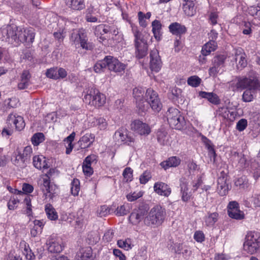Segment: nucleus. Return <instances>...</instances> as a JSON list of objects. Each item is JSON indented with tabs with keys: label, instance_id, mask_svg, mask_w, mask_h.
Wrapping results in <instances>:
<instances>
[{
	"label": "nucleus",
	"instance_id": "obj_52",
	"mask_svg": "<svg viewBox=\"0 0 260 260\" xmlns=\"http://www.w3.org/2000/svg\"><path fill=\"white\" fill-rule=\"evenodd\" d=\"M142 193L141 192H134L132 193H129L126 195V199L129 202H133L142 196Z\"/></svg>",
	"mask_w": 260,
	"mask_h": 260
},
{
	"label": "nucleus",
	"instance_id": "obj_34",
	"mask_svg": "<svg viewBox=\"0 0 260 260\" xmlns=\"http://www.w3.org/2000/svg\"><path fill=\"white\" fill-rule=\"evenodd\" d=\"M47 217L51 220H55L58 218L57 213L50 204L45 205V209Z\"/></svg>",
	"mask_w": 260,
	"mask_h": 260
},
{
	"label": "nucleus",
	"instance_id": "obj_20",
	"mask_svg": "<svg viewBox=\"0 0 260 260\" xmlns=\"http://www.w3.org/2000/svg\"><path fill=\"white\" fill-rule=\"evenodd\" d=\"M154 191L158 194L168 197L171 192V188L166 183L163 182H157L154 185Z\"/></svg>",
	"mask_w": 260,
	"mask_h": 260
},
{
	"label": "nucleus",
	"instance_id": "obj_58",
	"mask_svg": "<svg viewBox=\"0 0 260 260\" xmlns=\"http://www.w3.org/2000/svg\"><path fill=\"white\" fill-rule=\"evenodd\" d=\"M133 171L130 168H126L124 169L123 172V176L126 180V181H131L133 176Z\"/></svg>",
	"mask_w": 260,
	"mask_h": 260
},
{
	"label": "nucleus",
	"instance_id": "obj_53",
	"mask_svg": "<svg viewBox=\"0 0 260 260\" xmlns=\"http://www.w3.org/2000/svg\"><path fill=\"white\" fill-rule=\"evenodd\" d=\"M24 202L26 205V214L28 216H30L32 214V209L30 198L28 196H26L24 200Z\"/></svg>",
	"mask_w": 260,
	"mask_h": 260
},
{
	"label": "nucleus",
	"instance_id": "obj_64",
	"mask_svg": "<svg viewBox=\"0 0 260 260\" xmlns=\"http://www.w3.org/2000/svg\"><path fill=\"white\" fill-rule=\"evenodd\" d=\"M152 31H160L161 29V24L159 21L155 20L152 23Z\"/></svg>",
	"mask_w": 260,
	"mask_h": 260
},
{
	"label": "nucleus",
	"instance_id": "obj_60",
	"mask_svg": "<svg viewBox=\"0 0 260 260\" xmlns=\"http://www.w3.org/2000/svg\"><path fill=\"white\" fill-rule=\"evenodd\" d=\"M117 244L119 247L127 250L132 248L131 244L127 242V240H118L117 241Z\"/></svg>",
	"mask_w": 260,
	"mask_h": 260
},
{
	"label": "nucleus",
	"instance_id": "obj_9",
	"mask_svg": "<svg viewBox=\"0 0 260 260\" xmlns=\"http://www.w3.org/2000/svg\"><path fill=\"white\" fill-rule=\"evenodd\" d=\"M146 100L151 109L154 112H159L161 108L162 104L158 98L157 93L151 88H148L146 91Z\"/></svg>",
	"mask_w": 260,
	"mask_h": 260
},
{
	"label": "nucleus",
	"instance_id": "obj_5",
	"mask_svg": "<svg viewBox=\"0 0 260 260\" xmlns=\"http://www.w3.org/2000/svg\"><path fill=\"white\" fill-rule=\"evenodd\" d=\"M166 117L171 127L180 130L185 125V120L179 111L175 108H170L166 113Z\"/></svg>",
	"mask_w": 260,
	"mask_h": 260
},
{
	"label": "nucleus",
	"instance_id": "obj_21",
	"mask_svg": "<svg viewBox=\"0 0 260 260\" xmlns=\"http://www.w3.org/2000/svg\"><path fill=\"white\" fill-rule=\"evenodd\" d=\"M7 121L9 124L13 123L18 131H21L25 126V123L22 117L20 116H16L12 114L8 116Z\"/></svg>",
	"mask_w": 260,
	"mask_h": 260
},
{
	"label": "nucleus",
	"instance_id": "obj_39",
	"mask_svg": "<svg viewBox=\"0 0 260 260\" xmlns=\"http://www.w3.org/2000/svg\"><path fill=\"white\" fill-rule=\"evenodd\" d=\"M75 136V133L73 132L70 135H69L64 140V141L67 144V145L66 146V151L67 154H69L73 149V145L72 144V142L74 139Z\"/></svg>",
	"mask_w": 260,
	"mask_h": 260
},
{
	"label": "nucleus",
	"instance_id": "obj_16",
	"mask_svg": "<svg viewBox=\"0 0 260 260\" xmlns=\"http://www.w3.org/2000/svg\"><path fill=\"white\" fill-rule=\"evenodd\" d=\"M31 75L27 70H24L21 73L17 87L19 90L26 89L30 84Z\"/></svg>",
	"mask_w": 260,
	"mask_h": 260
},
{
	"label": "nucleus",
	"instance_id": "obj_56",
	"mask_svg": "<svg viewBox=\"0 0 260 260\" xmlns=\"http://www.w3.org/2000/svg\"><path fill=\"white\" fill-rule=\"evenodd\" d=\"M151 176L150 172L145 171L140 177V182L141 184L146 183L151 178Z\"/></svg>",
	"mask_w": 260,
	"mask_h": 260
},
{
	"label": "nucleus",
	"instance_id": "obj_42",
	"mask_svg": "<svg viewBox=\"0 0 260 260\" xmlns=\"http://www.w3.org/2000/svg\"><path fill=\"white\" fill-rule=\"evenodd\" d=\"M44 140V135L42 133H37L34 134L31 139V141L32 144L35 146H38L43 142Z\"/></svg>",
	"mask_w": 260,
	"mask_h": 260
},
{
	"label": "nucleus",
	"instance_id": "obj_3",
	"mask_svg": "<svg viewBox=\"0 0 260 260\" xmlns=\"http://www.w3.org/2000/svg\"><path fill=\"white\" fill-rule=\"evenodd\" d=\"M236 86L237 89L260 90V83L256 72L250 71L245 77L238 79Z\"/></svg>",
	"mask_w": 260,
	"mask_h": 260
},
{
	"label": "nucleus",
	"instance_id": "obj_13",
	"mask_svg": "<svg viewBox=\"0 0 260 260\" xmlns=\"http://www.w3.org/2000/svg\"><path fill=\"white\" fill-rule=\"evenodd\" d=\"M131 129L140 135L147 136L151 132V129L148 124L139 120H134L131 124Z\"/></svg>",
	"mask_w": 260,
	"mask_h": 260
},
{
	"label": "nucleus",
	"instance_id": "obj_4",
	"mask_svg": "<svg viewBox=\"0 0 260 260\" xmlns=\"http://www.w3.org/2000/svg\"><path fill=\"white\" fill-rule=\"evenodd\" d=\"M165 216V209L159 205L155 206L145 217L144 224L147 226H157L162 224Z\"/></svg>",
	"mask_w": 260,
	"mask_h": 260
},
{
	"label": "nucleus",
	"instance_id": "obj_37",
	"mask_svg": "<svg viewBox=\"0 0 260 260\" xmlns=\"http://www.w3.org/2000/svg\"><path fill=\"white\" fill-rule=\"evenodd\" d=\"M137 109L138 113L143 115L148 110L147 102H144V100L136 102Z\"/></svg>",
	"mask_w": 260,
	"mask_h": 260
},
{
	"label": "nucleus",
	"instance_id": "obj_18",
	"mask_svg": "<svg viewBox=\"0 0 260 260\" xmlns=\"http://www.w3.org/2000/svg\"><path fill=\"white\" fill-rule=\"evenodd\" d=\"M229 186L226 183V177L223 175H221L218 177L217 180V190L221 196H224L228 192Z\"/></svg>",
	"mask_w": 260,
	"mask_h": 260
},
{
	"label": "nucleus",
	"instance_id": "obj_30",
	"mask_svg": "<svg viewBox=\"0 0 260 260\" xmlns=\"http://www.w3.org/2000/svg\"><path fill=\"white\" fill-rule=\"evenodd\" d=\"M33 164L34 167L38 169H45L49 167L45 157L43 156H34L33 157Z\"/></svg>",
	"mask_w": 260,
	"mask_h": 260
},
{
	"label": "nucleus",
	"instance_id": "obj_54",
	"mask_svg": "<svg viewBox=\"0 0 260 260\" xmlns=\"http://www.w3.org/2000/svg\"><path fill=\"white\" fill-rule=\"evenodd\" d=\"M258 11L257 7L251 6L248 8V13L250 15L254 16L255 18L260 19V12Z\"/></svg>",
	"mask_w": 260,
	"mask_h": 260
},
{
	"label": "nucleus",
	"instance_id": "obj_48",
	"mask_svg": "<svg viewBox=\"0 0 260 260\" xmlns=\"http://www.w3.org/2000/svg\"><path fill=\"white\" fill-rule=\"evenodd\" d=\"M110 209L106 205L101 206L100 209L97 211V214L99 216L105 217L110 213Z\"/></svg>",
	"mask_w": 260,
	"mask_h": 260
},
{
	"label": "nucleus",
	"instance_id": "obj_59",
	"mask_svg": "<svg viewBox=\"0 0 260 260\" xmlns=\"http://www.w3.org/2000/svg\"><path fill=\"white\" fill-rule=\"evenodd\" d=\"M5 105L9 108H15L17 106V101L16 99H8L5 102Z\"/></svg>",
	"mask_w": 260,
	"mask_h": 260
},
{
	"label": "nucleus",
	"instance_id": "obj_19",
	"mask_svg": "<svg viewBox=\"0 0 260 260\" xmlns=\"http://www.w3.org/2000/svg\"><path fill=\"white\" fill-rule=\"evenodd\" d=\"M94 141V135L92 134H86L78 142V145L81 149H85L91 146Z\"/></svg>",
	"mask_w": 260,
	"mask_h": 260
},
{
	"label": "nucleus",
	"instance_id": "obj_57",
	"mask_svg": "<svg viewBox=\"0 0 260 260\" xmlns=\"http://www.w3.org/2000/svg\"><path fill=\"white\" fill-rule=\"evenodd\" d=\"M194 239L198 242H202L205 240V236L202 231H197L194 234Z\"/></svg>",
	"mask_w": 260,
	"mask_h": 260
},
{
	"label": "nucleus",
	"instance_id": "obj_22",
	"mask_svg": "<svg viewBox=\"0 0 260 260\" xmlns=\"http://www.w3.org/2000/svg\"><path fill=\"white\" fill-rule=\"evenodd\" d=\"M180 190L181 193L182 200L184 202L188 201L191 196L190 192L188 191V188L187 186V183L185 178H182L180 180Z\"/></svg>",
	"mask_w": 260,
	"mask_h": 260
},
{
	"label": "nucleus",
	"instance_id": "obj_44",
	"mask_svg": "<svg viewBox=\"0 0 260 260\" xmlns=\"http://www.w3.org/2000/svg\"><path fill=\"white\" fill-rule=\"evenodd\" d=\"M80 190V182L77 179H74L71 183V191L74 196H78Z\"/></svg>",
	"mask_w": 260,
	"mask_h": 260
},
{
	"label": "nucleus",
	"instance_id": "obj_38",
	"mask_svg": "<svg viewBox=\"0 0 260 260\" xmlns=\"http://www.w3.org/2000/svg\"><path fill=\"white\" fill-rule=\"evenodd\" d=\"M78 256L80 257L81 260H89L92 257V250L90 247L85 249H82L80 253L78 254Z\"/></svg>",
	"mask_w": 260,
	"mask_h": 260
},
{
	"label": "nucleus",
	"instance_id": "obj_2",
	"mask_svg": "<svg viewBox=\"0 0 260 260\" xmlns=\"http://www.w3.org/2000/svg\"><path fill=\"white\" fill-rule=\"evenodd\" d=\"M106 68L111 71L120 73L124 71L125 65L113 56H106L103 60L98 61L94 64L93 69L96 73H101L104 72Z\"/></svg>",
	"mask_w": 260,
	"mask_h": 260
},
{
	"label": "nucleus",
	"instance_id": "obj_51",
	"mask_svg": "<svg viewBox=\"0 0 260 260\" xmlns=\"http://www.w3.org/2000/svg\"><path fill=\"white\" fill-rule=\"evenodd\" d=\"M230 111L228 108L225 107H219L217 110V113L219 116H221L224 118H229V113Z\"/></svg>",
	"mask_w": 260,
	"mask_h": 260
},
{
	"label": "nucleus",
	"instance_id": "obj_24",
	"mask_svg": "<svg viewBox=\"0 0 260 260\" xmlns=\"http://www.w3.org/2000/svg\"><path fill=\"white\" fill-rule=\"evenodd\" d=\"M183 9L185 14L188 16H193L195 12L194 4L196 0H183Z\"/></svg>",
	"mask_w": 260,
	"mask_h": 260
},
{
	"label": "nucleus",
	"instance_id": "obj_25",
	"mask_svg": "<svg viewBox=\"0 0 260 260\" xmlns=\"http://www.w3.org/2000/svg\"><path fill=\"white\" fill-rule=\"evenodd\" d=\"M181 159L177 156H172L169 157L166 161H164L160 163V166L165 170H167L170 167H176L180 165Z\"/></svg>",
	"mask_w": 260,
	"mask_h": 260
},
{
	"label": "nucleus",
	"instance_id": "obj_8",
	"mask_svg": "<svg viewBox=\"0 0 260 260\" xmlns=\"http://www.w3.org/2000/svg\"><path fill=\"white\" fill-rule=\"evenodd\" d=\"M148 207L147 205H143L133 210L129 216V221L134 225L138 224L148 214Z\"/></svg>",
	"mask_w": 260,
	"mask_h": 260
},
{
	"label": "nucleus",
	"instance_id": "obj_46",
	"mask_svg": "<svg viewBox=\"0 0 260 260\" xmlns=\"http://www.w3.org/2000/svg\"><path fill=\"white\" fill-rule=\"evenodd\" d=\"M201 79L197 76H192L188 78L187 83L192 86L197 87L201 83Z\"/></svg>",
	"mask_w": 260,
	"mask_h": 260
},
{
	"label": "nucleus",
	"instance_id": "obj_47",
	"mask_svg": "<svg viewBox=\"0 0 260 260\" xmlns=\"http://www.w3.org/2000/svg\"><path fill=\"white\" fill-rule=\"evenodd\" d=\"M57 68L54 67L49 69L46 72V76L49 78L57 80Z\"/></svg>",
	"mask_w": 260,
	"mask_h": 260
},
{
	"label": "nucleus",
	"instance_id": "obj_55",
	"mask_svg": "<svg viewBox=\"0 0 260 260\" xmlns=\"http://www.w3.org/2000/svg\"><path fill=\"white\" fill-rule=\"evenodd\" d=\"M247 125V121L245 119H240L236 125V128L240 132L244 131Z\"/></svg>",
	"mask_w": 260,
	"mask_h": 260
},
{
	"label": "nucleus",
	"instance_id": "obj_26",
	"mask_svg": "<svg viewBox=\"0 0 260 260\" xmlns=\"http://www.w3.org/2000/svg\"><path fill=\"white\" fill-rule=\"evenodd\" d=\"M199 95L202 98L206 99L211 103L217 105L220 104V100L218 96L213 92L200 91Z\"/></svg>",
	"mask_w": 260,
	"mask_h": 260
},
{
	"label": "nucleus",
	"instance_id": "obj_31",
	"mask_svg": "<svg viewBox=\"0 0 260 260\" xmlns=\"http://www.w3.org/2000/svg\"><path fill=\"white\" fill-rule=\"evenodd\" d=\"M217 46V43L214 40H210L208 43L205 44L201 51L203 56L209 55L210 52L216 50Z\"/></svg>",
	"mask_w": 260,
	"mask_h": 260
},
{
	"label": "nucleus",
	"instance_id": "obj_50",
	"mask_svg": "<svg viewBox=\"0 0 260 260\" xmlns=\"http://www.w3.org/2000/svg\"><path fill=\"white\" fill-rule=\"evenodd\" d=\"M206 146L208 150V155L210 157V161L215 163L216 154L214 149L212 145L209 144H207Z\"/></svg>",
	"mask_w": 260,
	"mask_h": 260
},
{
	"label": "nucleus",
	"instance_id": "obj_27",
	"mask_svg": "<svg viewBox=\"0 0 260 260\" xmlns=\"http://www.w3.org/2000/svg\"><path fill=\"white\" fill-rule=\"evenodd\" d=\"M244 205L248 208L252 207H260V194H255L250 198H247L244 201Z\"/></svg>",
	"mask_w": 260,
	"mask_h": 260
},
{
	"label": "nucleus",
	"instance_id": "obj_62",
	"mask_svg": "<svg viewBox=\"0 0 260 260\" xmlns=\"http://www.w3.org/2000/svg\"><path fill=\"white\" fill-rule=\"evenodd\" d=\"M24 254L25 255L26 258L28 260H34L35 255L32 252L31 250L28 247H25L24 248Z\"/></svg>",
	"mask_w": 260,
	"mask_h": 260
},
{
	"label": "nucleus",
	"instance_id": "obj_29",
	"mask_svg": "<svg viewBox=\"0 0 260 260\" xmlns=\"http://www.w3.org/2000/svg\"><path fill=\"white\" fill-rule=\"evenodd\" d=\"M170 31L175 35H181L185 34L186 28L184 25H182L177 22L171 24L169 27Z\"/></svg>",
	"mask_w": 260,
	"mask_h": 260
},
{
	"label": "nucleus",
	"instance_id": "obj_40",
	"mask_svg": "<svg viewBox=\"0 0 260 260\" xmlns=\"http://www.w3.org/2000/svg\"><path fill=\"white\" fill-rule=\"evenodd\" d=\"M232 157L234 160H238V164L241 167H246V159L244 155L234 152Z\"/></svg>",
	"mask_w": 260,
	"mask_h": 260
},
{
	"label": "nucleus",
	"instance_id": "obj_63",
	"mask_svg": "<svg viewBox=\"0 0 260 260\" xmlns=\"http://www.w3.org/2000/svg\"><path fill=\"white\" fill-rule=\"evenodd\" d=\"M218 15L217 12H211L209 15V20L210 23L212 25H215L217 23V19Z\"/></svg>",
	"mask_w": 260,
	"mask_h": 260
},
{
	"label": "nucleus",
	"instance_id": "obj_49",
	"mask_svg": "<svg viewBox=\"0 0 260 260\" xmlns=\"http://www.w3.org/2000/svg\"><path fill=\"white\" fill-rule=\"evenodd\" d=\"M129 212L128 209H127L125 205H121L117 208L115 211V214L117 216H123Z\"/></svg>",
	"mask_w": 260,
	"mask_h": 260
},
{
	"label": "nucleus",
	"instance_id": "obj_36",
	"mask_svg": "<svg viewBox=\"0 0 260 260\" xmlns=\"http://www.w3.org/2000/svg\"><path fill=\"white\" fill-rule=\"evenodd\" d=\"M228 213L229 216L232 218L237 220H241L244 218V212L239 209L232 210L231 211H228Z\"/></svg>",
	"mask_w": 260,
	"mask_h": 260
},
{
	"label": "nucleus",
	"instance_id": "obj_12",
	"mask_svg": "<svg viewBox=\"0 0 260 260\" xmlns=\"http://www.w3.org/2000/svg\"><path fill=\"white\" fill-rule=\"evenodd\" d=\"M51 171L48 173L46 175L45 177L43 179V184L41 185V188L42 190L44 192V194L46 196V198H49L50 199H52L54 197V194L56 193V186L50 183V177L49 175H50Z\"/></svg>",
	"mask_w": 260,
	"mask_h": 260
},
{
	"label": "nucleus",
	"instance_id": "obj_14",
	"mask_svg": "<svg viewBox=\"0 0 260 260\" xmlns=\"http://www.w3.org/2000/svg\"><path fill=\"white\" fill-rule=\"evenodd\" d=\"M150 67L152 71L158 72L162 65V62L159 55L158 51L153 49L150 53Z\"/></svg>",
	"mask_w": 260,
	"mask_h": 260
},
{
	"label": "nucleus",
	"instance_id": "obj_41",
	"mask_svg": "<svg viewBox=\"0 0 260 260\" xmlns=\"http://www.w3.org/2000/svg\"><path fill=\"white\" fill-rule=\"evenodd\" d=\"M144 89L142 87H136L133 89V96L136 100V102L143 101Z\"/></svg>",
	"mask_w": 260,
	"mask_h": 260
},
{
	"label": "nucleus",
	"instance_id": "obj_1",
	"mask_svg": "<svg viewBox=\"0 0 260 260\" xmlns=\"http://www.w3.org/2000/svg\"><path fill=\"white\" fill-rule=\"evenodd\" d=\"M35 37V29L32 27L22 28L7 25L0 29V39L11 44L26 43L29 46L33 43Z\"/></svg>",
	"mask_w": 260,
	"mask_h": 260
},
{
	"label": "nucleus",
	"instance_id": "obj_15",
	"mask_svg": "<svg viewBox=\"0 0 260 260\" xmlns=\"http://www.w3.org/2000/svg\"><path fill=\"white\" fill-rule=\"evenodd\" d=\"M75 35V39H78L81 47L86 50H91L93 48L92 44L87 42V36L84 30H80L78 34H72V37Z\"/></svg>",
	"mask_w": 260,
	"mask_h": 260
},
{
	"label": "nucleus",
	"instance_id": "obj_43",
	"mask_svg": "<svg viewBox=\"0 0 260 260\" xmlns=\"http://www.w3.org/2000/svg\"><path fill=\"white\" fill-rule=\"evenodd\" d=\"M257 90L246 89L242 95V100L245 102H250L253 99V94Z\"/></svg>",
	"mask_w": 260,
	"mask_h": 260
},
{
	"label": "nucleus",
	"instance_id": "obj_35",
	"mask_svg": "<svg viewBox=\"0 0 260 260\" xmlns=\"http://www.w3.org/2000/svg\"><path fill=\"white\" fill-rule=\"evenodd\" d=\"M218 214L217 212L208 213L205 218V223L207 226H213L218 220Z\"/></svg>",
	"mask_w": 260,
	"mask_h": 260
},
{
	"label": "nucleus",
	"instance_id": "obj_7",
	"mask_svg": "<svg viewBox=\"0 0 260 260\" xmlns=\"http://www.w3.org/2000/svg\"><path fill=\"white\" fill-rule=\"evenodd\" d=\"M135 37V46L136 55L138 58H142L147 54L148 45L147 40L144 38L143 34L138 30L134 32Z\"/></svg>",
	"mask_w": 260,
	"mask_h": 260
},
{
	"label": "nucleus",
	"instance_id": "obj_28",
	"mask_svg": "<svg viewBox=\"0 0 260 260\" xmlns=\"http://www.w3.org/2000/svg\"><path fill=\"white\" fill-rule=\"evenodd\" d=\"M106 102L105 96L99 92L98 91L95 93L94 91V95L92 96L91 100V105H93L95 107H100L103 106Z\"/></svg>",
	"mask_w": 260,
	"mask_h": 260
},
{
	"label": "nucleus",
	"instance_id": "obj_61",
	"mask_svg": "<svg viewBox=\"0 0 260 260\" xmlns=\"http://www.w3.org/2000/svg\"><path fill=\"white\" fill-rule=\"evenodd\" d=\"M245 54H242L240 57L238 59V63H237V67L238 68H244L247 65V61L245 58Z\"/></svg>",
	"mask_w": 260,
	"mask_h": 260
},
{
	"label": "nucleus",
	"instance_id": "obj_33",
	"mask_svg": "<svg viewBox=\"0 0 260 260\" xmlns=\"http://www.w3.org/2000/svg\"><path fill=\"white\" fill-rule=\"evenodd\" d=\"M157 141L161 145H167L169 140L168 133L164 129H159L156 133Z\"/></svg>",
	"mask_w": 260,
	"mask_h": 260
},
{
	"label": "nucleus",
	"instance_id": "obj_17",
	"mask_svg": "<svg viewBox=\"0 0 260 260\" xmlns=\"http://www.w3.org/2000/svg\"><path fill=\"white\" fill-rule=\"evenodd\" d=\"M47 249L51 253H57L62 251L63 248L57 239L51 238L47 242Z\"/></svg>",
	"mask_w": 260,
	"mask_h": 260
},
{
	"label": "nucleus",
	"instance_id": "obj_11",
	"mask_svg": "<svg viewBox=\"0 0 260 260\" xmlns=\"http://www.w3.org/2000/svg\"><path fill=\"white\" fill-rule=\"evenodd\" d=\"M226 56L224 54L215 55L212 59L213 66L209 69V74L211 76H215L224 67Z\"/></svg>",
	"mask_w": 260,
	"mask_h": 260
},
{
	"label": "nucleus",
	"instance_id": "obj_10",
	"mask_svg": "<svg viewBox=\"0 0 260 260\" xmlns=\"http://www.w3.org/2000/svg\"><path fill=\"white\" fill-rule=\"evenodd\" d=\"M113 138L118 144H125L131 146L134 145V138L128 135V132L125 128H120L117 130Z\"/></svg>",
	"mask_w": 260,
	"mask_h": 260
},
{
	"label": "nucleus",
	"instance_id": "obj_6",
	"mask_svg": "<svg viewBox=\"0 0 260 260\" xmlns=\"http://www.w3.org/2000/svg\"><path fill=\"white\" fill-rule=\"evenodd\" d=\"M260 247V233L250 232L247 233L243 244L245 251L252 254Z\"/></svg>",
	"mask_w": 260,
	"mask_h": 260
},
{
	"label": "nucleus",
	"instance_id": "obj_45",
	"mask_svg": "<svg viewBox=\"0 0 260 260\" xmlns=\"http://www.w3.org/2000/svg\"><path fill=\"white\" fill-rule=\"evenodd\" d=\"M102 30H103V33L108 34L110 31V25L106 24H101L97 26L95 29V35L98 37L99 34H102Z\"/></svg>",
	"mask_w": 260,
	"mask_h": 260
},
{
	"label": "nucleus",
	"instance_id": "obj_32",
	"mask_svg": "<svg viewBox=\"0 0 260 260\" xmlns=\"http://www.w3.org/2000/svg\"><path fill=\"white\" fill-rule=\"evenodd\" d=\"M19 153V158H21V162L23 164H27L29 160L32 153V148L30 146H26L21 153L18 151Z\"/></svg>",
	"mask_w": 260,
	"mask_h": 260
},
{
	"label": "nucleus",
	"instance_id": "obj_23",
	"mask_svg": "<svg viewBox=\"0 0 260 260\" xmlns=\"http://www.w3.org/2000/svg\"><path fill=\"white\" fill-rule=\"evenodd\" d=\"M65 5L69 8L74 10H81L85 8L84 0H63Z\"/></svg>",
	"mask_w": 260,
	"mask_h": 260
}]
</instances>
